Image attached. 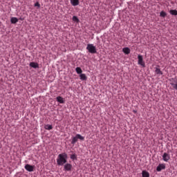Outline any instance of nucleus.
Wrapping results in <instances>:
<instances>
[{
	"label": "nucleus",
	"mask_w": 177,
	"mask_h": 177,
	"mask_svg": "<svg viewBox=\"0 0 177 177\" xmlns=\"http://www.w3.org/2000/svg\"><path fill=\"white\" fill-rule=\"evenodd\" d=\"M67 158H68L66 153H62L58 155L57 158V164L59 166H63L67 162Z\"/></svg>",
	"instance_id": "nucleus-1"
},
{
	"label": "nucleus",
	"mask_w": 177,
	"mask_h": 177,
	"mask_svg": "<svg viewBox=\"0 0 177 177\" xmlns=\"http://www.w3.org/2000/svg\"><path fill=\"white\" fill-rule=\"evenodd\" d=\"M78 139H80V140H85V137L81 136V134H76V136L72 138L71 144L75 145V143L78 142Z\"/></svg>",
	"instance_id": "nucleus-2"
},
{
	"label": "nucleus",
	"mask_w": 177,
	"mask_h": 177,
	"mask_svg": "<svg viewBox=\"0 0 177 177\" xmlns=\"http://www.w3.org/2000/svg\"><path fill=\"white\" fill-rule=\"evenodd\" d=\"M86 49L88 50V52H89V53L95 54L97 53V51L96 50V46H95L92 44H87Z\"/></svg>",
	"instance_id": "nucleus-3"
},
{
	"label": "nucleus",
	"mask_w": 177,
	"mask_h": 177,
	"mask_svg": "<svg viewBox=\"0 0 177 177\" xmlns=\"http://www.w3.org/2000/svg\"><path fill=\"white\" fill-rule=\"evenodd\" d=\"M71 169H73L72 164L66 162L64 165V171H65L66 172H70V171H71Z\"/></svg>",
	"instance_id": "nucleus-4"
},
{
	"label": "nucleus",
	"mask_w": 177,
	"mask_h": 177,
	"mask_svg": "<svg viewBox=\"0 0 177 177\" xmlns=\"http://www.w3.org/2000/svg\"><path fill=\"white\" fill-rule=\"evenodd\" d=\"M138 64H139V66H142V67H146V64H145V61H143V56L139 55L138 56Z\"/></svg>",
	"instance_id": "nucleus-5"
},
{
	"label": "nucleus",
	"mask_w": 177,
	"mask_h": 177,
	"mask_svg": "<svg viewBox=\"0 0 177 177\" xmlns=\"http://www.w3.org/2000/svg\"><path fill=\"white\" fill-rule=\"evenodd\" d=\"M24 168L28 171V172H34V168H35V166L27 164L25 165Z\"/></svg>",
	"instance_id": "nucleus-6"
},
{
	"label": "nucleus",
	"mask_w": 177,
	"mask_h": 177,
	"mask_svg": "<svg viewBox=\"0 0 177 177\" xmlns=\"http://www.w3.org/2000/svg\"><path fill=\"white\" fill-rule=\"evenodd\" d=\"M162 157L163 161H165V162H168V161H169V160L171 159V156H169V154L167 153H164Z\"/></svg>",
	"instance_id": "nucleus-7"
},
{
	"label": "nucleus",
	"mask_w": 177,
	"mask_h": 177,
	"mask_svg": "<svg viewBox=\"0 0 177 177\" xmlns=\"http://www.w3.org/2000/svg\"><path fill=\"white\" fill-rule=\"evenodd\" d=\"M162 169H165V165L164 164H159L158 167H156V171L158 172H161Z\"/></svg>",
	"instance_id": "nucleus-8"
},
{
	"label": "nucleus",
	"mask_w": 177,
	"mask_h": 177,
	"mask_svg": "<svg viewBox=\"0 0 177 177\" xmlns=\"http://www.w3.org/2000/svg\"><path fill=\"white\" fill-rule=\"evenodd\" d=\"M170 85H171L174 89H176V91H177V79H173V81L170 83Z\"/></svg>",
	"instance_id": "nucleus-9"
},
{
	"label": "nucleus",
	"mask_w": 177,
	"mask_h": 177,
	"mask_svg": "<svg viewBox=\"0 0 177 177\" xmlns=\"http://www.w3.org/2000/svg\"><path fill=\"white\" fill-rule=\"evenodd\" d=\"M72 6H78L80 5V0H70Z\"/></svg>",
	"instance_id": "nucleus-10"
},
{
	"label": "nucleus",
	"mask_w": 177,
	"mask_h": 177,
	"mask_svg": "<svg viewBox=\"0 0 177 177\" xmlns=\"http://www.w3.org/2000/svg\"><path fill=\"white\" fill-rule=\"evenodd\" d=\"M29 66L32 67V68H38L39 67V65H38L37 62H30Z\"/></svg>",
	"instance_id": "nucleus-11"
},
{
	"label": "nucleus",
	"mask_w": 177,
	"mask_h": 177,
	"mask_svg": "<svg viewBox=\"0 0 177 177\" xmlns=\"http://www.w3.org/2000/svg\"><path fill=\"white\" fill-rule=\"evenodd\" d=\"M56 100L57 102H58V103H60L61 104H63V103H64V99L62 97H57Z\"/></svg>",
	"instance_id": "nucleus-12"
},
{
	"label": "nucleus",
	"mask_w": 177,
	"mask_h": 177,
	"mask_svg": "<svg viewBox=\"0 0 177 177\" xmlns=\"http://www.w3.org/2000/svg\"><path fill=\"white\" fill-rule=\"evenodd\" d=\"M122 52H124L125 55H129L131 53V49H129L128 47H126L122 48Z\"/></svg>",
	"instance_id": "nucleus-13"
},
{
	"label": "nucleus",
	"mask_w": 177,
	"mask_h": 177,
	"mask_svg": "<svg viewBox=\"0 0 177 177\" xmlns=\"http://www.w3.org/2000/svg\"><path fill=\"white\" fill-rule=\"evenodd\" d=\"M10 21H11L12 24H16V23H17V21H19V19L17 17H11Z\"/></svg>",
	"instance_id": "nucleus-14"
},
{
	"label": "nucleus",
	"mask_w": 177,
	"mask_h": 177,
	"mask_svg": "<svg viewBox=\"0 0 177 177\" xmlns=\"http://www.w3.org/2000/svg\"><path fill=\"white\" fill-rule=\"evenodd\" d=\"M80 77L82 81H86V75L85 73H80Z\"/></svg>",
	"instance_id": "nucleus-15"
},
{
	"label": "nucleus",
	"mask_w": 177,
	"mask_h": 177,
	"mask_svg": "<svg viewBox=\"0 0 177 177\" xmlns=\"http://www.w3.org/2000/svg\"><path fill=\"white\" fill-rule=\"evenodd\" d=\"M155 73L158 75H162V71H161V69H160L159 68H156Z\"/></svg>",
	"instance_id": "nucleus-16"
},
{
	"label": "nucleus",
	"mask_w": 177,
	"mask_h": 177,
	"mask_svg": "<svg viewBox=\"0 0 177 177\" xmlns=\"http://www.w3.org/2000/svg\"><path fill=\"white\" fill-rule=\"evenodd\" d=\"M142 177H150V174H149L148 171H142Z\"/></svg>",
	"instance_id": "nucleus-17"
},
{
	"label": "nucleus",
	"mask_w": 177,
	"mask_h": 177,
	"mask_svg": "<svg viewBox=\"0 0 177 177\" xmlns=\"http://www.w3.org/2000/svg\"><path fill=\"white\" fill-rule=\"evenodd\" d=\"M44 128L47 131H50V129H53V127L52 126V124H47L44 127Z\"/></svg>",
	"instance_id": "nucleus-18"
},
{
	"label": "nucleus",
	"mask_w": 177,
	"mask_h": 177,
	"mask_svg": "<svg viewBox=\"0 0 177 177\" xmlns=\"http://www.w3.org/2000/svg\"><path fill=\"white\" fill-rule=\"evenodd\" d=\"M170 15L172 16H177V10H171L169 11Z\"/></svg>",
	"instance_id": "nucleus-19"
},
{
	"label": "nucleus",
	"mask_w": 177,
	"mask_h": 177,
	"mask_svg": "<svg viewBox=\"0 0 177 177\" xmlns=\"http://www.w3.org/2000/svg\"><path fill=\"white\" fill-rule=\"evenodd\" d=\"M75 71L77 74H82V69H81L80 67H77L75 68Z\"/></svg>",
	"instance_id": "nucleus-20"
},
{
	"label": "nucleus",
	"mask_w": 177,
	"mask_h": 177,
	"mask_svg": "<svg viewBox=\"0 0 177 177\" xmlns=\"http://www.w3.org/2000/svg\"><path fill=\"white\" fill-rule=\"evenodd\" d=\"M71 160H73V161L77 160V155L75 153L71 155Z\"/></svg>",
	"instance_id": "nucleus-21"
},
{
	"label": "nucleus",
	"mask_w": 177,
	"mask_h": 177,
	"mask_svg": "<svg viewBox=\"0 0 177 177\" xmlns=\"http://www.w3.org/2000/svg\"><path fill=\"white\" fill-rule=\"evenodd\" d=\"M72 20L73 21H76V23H78V21H80V19H78V17L77 16H73Z\"/></svg>",
	"instance_id": "nucleus-22"
},
{
	"label": "nucleus",
	"mask_w": 177,
	"mask_h": 177,
	"mask_svg": "<svg viewBox=\"0 0 177 177\" xmlns=\"http://www.w3.org/2000/svg\"><path fill=\"white\" fill-rule=\"evenodd\" d=\"M160 17H165V16H167V12L162 11L160 13Z\"/></svg>",
	"instance_id": "nucleus-23"
},
{
	"label": "nucleus",
	"mask_w": 177,
	"mask_h": 177,
	"mask_svg": "<svg viewBox=\"0 0 177 177\" xmlns=\"http://www.w3.org/2000/svg\"><path fill=\"white\" fill-rule=\"evenodd\" d=\"M35 7H37V8H41V4H39V3H38V2H36V3H35Z\"/></svg>",
	"instance_id": "nucleus-24"
},
{
	"label": "nucleus",
	"mask_w": 177,
	"mask_h": 177,
	"mask_svg": "<svg viewBox=\"0 0 177 177\" xmlns=\"http://www.w3.org/2000/svg\"><path fill=\"white\" fill-rule=\"evenodd\" d=\"M133 113H137V111H133Z\"/></svg>",
	"instance_id": "nucleus-25"
}]
</instances>
